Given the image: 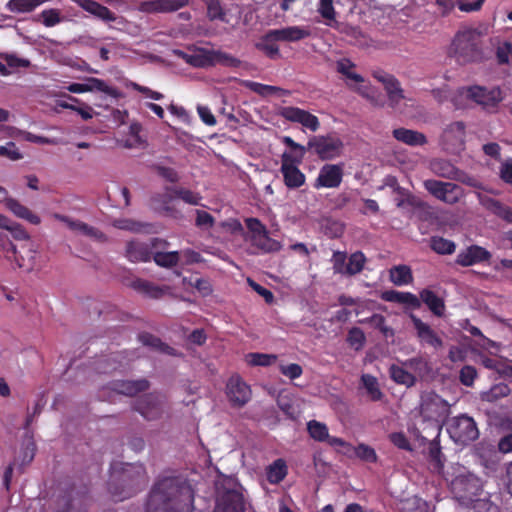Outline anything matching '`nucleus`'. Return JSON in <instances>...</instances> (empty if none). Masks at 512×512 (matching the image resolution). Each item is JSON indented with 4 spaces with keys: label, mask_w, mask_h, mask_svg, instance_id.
I'll return each mask as SVG.
<instances>
[{
    "label": "nucleus",
    "mask_w": 512,
    "mask_h": 512,
    "mask_svg": "<svg viewBox=\"0 0 512 512\" xmlns=\"http://www.w3.org/2000/svg\"><path fill=\"white\" fill-rule=\"evenodd\" d=\"M41 16L46 27H53L61 22L60 12L57 9L43 10Z\"/></svg>",
    "instance_id": "nucleus-63"
},
{
    "label": "nucleus",
    "mask_w": 512,
    "mask_h": 512,
    "mask_svg": "<svg viewBox=\"0 0 512 512\" xmlns=\"http://www.w3.org/2000/svg\"><path fill=\"white\" fill-rule=\"evenodd\" d=\"M243 86H245L252 92H254L262 97H267L270 95H285V94H287V91L280 87L266 85V84H262V83L251 81V80L243 81Z\"/></svg>",
    "instance_id": "nucleus-36"
},
{
    "label": "nucleus",
    "mask_w": 512,
    "mask_h": 512,
    "mask_svg": "<svg viewBox=\"0 0 512 512\" xmlns=\"http://www.w3.org/2000/svg\"><path fill=\"white\" fill-rule=\"evenodd\" d=\"M281 115L288 121L300 123L312 132L317 131L320 127V122L317 116L298 107H284Z\"/></svg>",
    "instance_id": "nucleus-18"
},
{
    "label": "nucleus",
    "mask_w": 512,
    "mask_h": 512,
    "mask_svg": "<svg viewBox=\"0 0 512 512\" xmlns=\"http://www.w3.org/2000/svg\"><path fill=\"white\" fill-rule=\"evenodd\" d=\"M447 431L454 442L463 445L473 442L479 437L476 422L466 414L451 418L447 422Z\"/></svg>",
    "instance_id": "nucleus-4"
},
{
    "label": "nucleus",
    "mask_w": 512,
    "mask_h": 512,
    "mask_svg": "<svg viewBox=\"0 0 512 512\" xmlns=\"http://www.w3.org/2000/svg\"><path fill=\"white\" fill-rule=\"evenodd\" d=\"M212 66L221 64L226 67L237 68L240 66L241 61L229 53L211 50Z\"/></svg>",
    "instance_id": "nucleus-52"
},
{
    "label": "nucleus",
    "mask_w": 512,
    "mask_h": 512,
    "mask_svg": "<svg viewBox=\"0 0 512 512\" xmlns=\"http://www.w3.org/2000/svg\"><path fill=\"white\" fill-rule=\"evenodd\" d=\"M372 76L383 85L389 106L392 109H396L400 102L405 99L404 90L399 80L382 69L374 70Z\"/></svg>",
    "instance_id": "nucleus-9"
},
{
    "label": "nucleus",
    "mask_w": 512,
    "mask_h": 512,
    "mask_svg": "<svg viewBox=\"0 0 512 512\" xmlns=\"http://www.w3.org/2000/svg\"><path fill=\"white\" fill-rule=\"evenodd\" d=\"M347 343L350 347L354 348L356 351L362 349L366 342V336L364 332L358 327H352L347 334L346 338Z\"/></svg>",
    "instance_id": "nucleus-53"
},
{
    "label": "nucleus",
    "mask_w": 512,
    "mask_h": 512,
    "mask_svg": "<svg viewBox=\"0 0 512 512\" xmlns=\"http://www.w3.org/2000/svg\"><path fill=\"white\" fill-rule=\"evenodd\" d=\"M29 256L25 258L21 251L11 242L9 237L0 233V256L4 257L10 263H15L16 267L30 271L34 268L35 252L28 249Z\"/></svg>",
    "instance_id": "nucleus-7"
},
{
    "label": "nucleus",
    "mask_w": 512,
    "mask_h": 512,
    "mask_svg": "<svg viewBox=\"0 0 512 512\" xmlns=\"http://www.w3.org/2000/svg\"><path fill=\"white\" fill-rule=\"evenodd\" d=\"M355 64L348 58L339 59L336 62V71L344 76L347 80H351L355 83H363L364 78L353 71Z\"/></svg>",
    "instance_id": "nucleus-40"
},
{
    "label": "nucleus",
    "mask_w": 512,
    "mask_h": 512,
    "mask_svg": "<svg viewBox=\"0 0 512 512\" xmlns=\"http://www.w3.org/2000/svg\"><path fill=\"white\" fill-rule=\"evenodd\" d=\"M466 135V125L462 121H455L447 125L444 129L441 142L446 150L450 152H459L464 149Z\"/></svg>",
    "instance_id": "nucleus-12"
},
{
    "label": "nucleus",
    "mask_w": 512,
    "mask_h": 512,
    "mask_svg": "<svg viewBox=\"0 0 512 512\" xmlns=\"http://www.w3.org/2000/svg\"><path fill=\"white\" fill-rule=\"evenodd\" d=\"M307 431L309 436L318 442H325L329 436L327 425L317 420H310L307 423Z\"/></svg>",
    "instance_id": "nucleus-49"
},
{
    "label": "nucleus",
    "mask_w": 512,
    "mask_h": 512,
    "mask_svg": "<svg viewBox=\"0 0 512 512\" xmlns=\"http://www.w3.org/2000/svg\"><path fill=\"white\" fill-rule=\"evenodd\" d=\"M392 134L397 141L409 146H423L427 143L426 136L415 130L397 128L393 130Z\"/></svg>",
    "instance_id": "nucleus-29"
},
{
    "label": "nucleus",
    "mask_w": 512,
    "mask_h": 512,
    "mask_svg": "<svg viewBox=\"0 0 512 512\" xmlns=\"http://www.w3.org/2000/svg\"><path fill=\"white\" fill-rule=\"evenodd\" d=\"M288 474V468L284 459H276L266 469V477L270 484H279Z\"/></svg>",
    "instance_id": "nucleus-35"
},
{
    "label": "nucleus",
    "mask_w": 512,
    "mask_h": 512,
    "mask_svg": "<svg viewBox=\"0 0 512 512\" xmlns=\"http://www.w3.org/2000/svg\"><path fill=\"white\" fill-rule=\"evenodd\" d=\"M311 36V30L306 26H287L269 30V36L280 42H298Z\"/></svg>",
    "instance_id": "nucleus-21"
},
{
    "label": "nucleus",
    "mask_w": 512,
    "mask_h": 512,
    "mask_svg": "<svg viewBox=\"0 0 512 512\" xmlns=\"http://www.w3.org/2000/svg\"><path fill=\"white\" fill-rule=\"evenodd\" d=\"M390 442L399 449L411 451L412 446L403 432H393L389 435Z\"/></svg>",
    "instance_id": "nucleus-61"
},
{
    "label": "nucleus",
    "mask_w": 512,
    "mask_h": 512,
    "mask_svg": "<svg viewBox=\"0 0 512 512\" xmlns=\"http://www.w3.org/2000/svg\"><path fill=\"white\" fill-rule=\"evenodd\" d=\"M365 262L366 257L361 251L352 253L345 267V274L352 276L360 273L364 268Z\"/></svg>",
    "instance_id": "nucleus-51"
},
{
    "label": "nucleus",
    "mask_w": 512,
    "mask_h": 512,
    "mask_svg": "<svg viewBox=\"0 0 512 512\" xmlns=\"http://www.w3.org/2000/svg\"><path fill=\"white\" fill-rule=\"evenodd\" d=\"M152 255V239L149 243L140 240H131L126 244L125 256L133 263L149 262L152 259Z\"/></svg>",
    "instance_id": "nucleus-20"
},
{
    "label": "nucleus",
    "mask_w": 512,
    "mask_h": 512,
    "mask_svg": "<svg viewBox=\"0 0 512 512\" xmlns=\"http://www.w3.org/2000/svg\"><path fill=\"white\" fill-rule=\"evenodd\" d=\"M342 148V140L331 134L313 136L307 143V149L312 150L321 160H331L338 157Z\"/></svg>",
    "instance_id": "nucleus-5"
},
{
    "label": "nucleus",
    "mask_w": 512,
    "mask_h": 512,
    "mask_svg": "<svg viewBox=\"0 0 512 512\" xmlns=\"http://www.w3.org/2000/svg\"><path fill=\"white\" fill-rule=\"evenodd\" d=\"M6 208L11 211L16 217L21 218L33 225H38L41 219L38 215L32 212L28 207L21 204L17 199L7 197L4 200Z\"/></svg>",
    "instance_id": "nucleus-27"
},
{
    "label": "nucleus",
    "mask_w": 512,
    "mask_h": 512,
    "mask_svg": "<svg viewBox=\"0 0 512 512\" xmlns=\"http://www.w3.org/2000/svg\"><path fill=\"white\" fill-rule=\"evenodd\" d=\"M477 376V371L473 366L465 365L460 370V381L465 386H472Z\"/></svg>",
    "instance_id": "nucleus-62"
},
{
    "label": "nucleus",
    "mask_w": 512,
    "mask_h": 512,
    "mask_svg": "<svg viewBox=\"0 0 512 512\" xmlns=\"http://www.w3.org/2000/svg\"><path fill=\"white\" fill-rule=\"evenodd\" d=\"M413 327L416 331V336L423 346H429L438 350L443 347V340L439 334L432 329V327L423 322L419 317L414 314L410 315Z\"/></svg>",
    "instance_id": "nucleus-15"
},
{
    "label": "nucleus",
    "mask_w": 512,
    "mask_h": 512,
    "mask_svg": "<svg viewBox=\"0 0 512 512\" xmlns=\"http://www.w3.org/2000/svg\"><path fill=\"white\" fill-rule=\"evenodd\" d=\"M435 427H436V436L429 444V457H430V461L432 462V464L434 466V469L440 471L444 466V463L442 461L441 447H440V443L438 440V438L440 436L441 428L437 424L435 425Z\"/></svg>",
    "instance_id": "nucleus-44"
},
{
    "label": "nucleus",
    "mask_w": 512,
    "mask_h": 512,
    "mask_svg": "<svg viewBox=\"0 0 512 512\" xmlns=\"http://www.w3.org/2000/svg\"><path fill=\"white\" fill-rule=\"evenodd\" d=\"M279 371L290 380L297 379L303 374L302 367L297 363H291L289 365L280 364Z\"/></svg>",
    "instance_id": "nucleus-60"
},
{
    "label": "nucleus",
    "mask_w": 512,
    "mask_h": 512,
    "mask_svg": "<svg viewBox=\"0 0 512 512\" xmlns=\"http://www.w3.org/2000/svg\"><path fill=\"white\" fill-rule=\"evenodd\" d=\"M509 394V386L505 383H499L491 387V389L486 393L485 399L487 401H496L502 397L508 396Z\"/></svg>",
    "instance_id": "nucleus-57"
},
{
    "label": "nucleus",
    "mask_w": 512,
    "mask_h": 512,
    "mask_svg": "<svg viewBox=\"0 0 512 512\" xmlns=\"http://www.w3.org/2000/svg\"><path fill=\"white\" fill-rule=\"evenodd\" d=\"M130 286L138 293L152 299H160L165 294L166 290L164 287L141 278L133 280Z\"/></svg>",
    "instance_id": "nucleus-30"
},
{
    "label": "nucleus",
    "mask_w": 512,
    "mask_h": 512,
    "mask_svg": "<svg viewBox=\"0 0 512 512\" xmlns=\"http://www.w3.org/2000/svg\"><path fill=\"white\" fill-rule=\"evenodd\" d=\"M179 55L185 60L186 63L193 67L204 68L212 66L211 50L198 49L192 54L179 52Z\"/></svg>",
    "instance_id": "nucleus-33"
},
{
    "label": "nucleus",
    "mask_w": 512,
    "mask_h": 512,
    "mask_svg": "<svg viewBox=\"0 0 512 512\" xmlns=\"http://www.w3.org/2000/svg\"><path fill=\"white\" fill-rule=\"evenodd\" d=\"M87 83L90 91H100L110 96L117 95V90L107 85V83L102 79L90 78Z\"/></svg>",
    "instance_id": "nucleus-56"
},
{
    "label": "nucleus",
    "mask_w": 512,
    "mask_h": 512,
    "mask_svg": "<svg viewBox=\"0 0 512 512\" xmlns=\"http://www.w3.org/2000/svg\"><path fill=\"white\" fill-rule=\"evenodd\" d=\"M293 154L283 153L281 158V173L288 188H299L305 183V175L296 166Z\"/></svg>",
    "instance_id": "nucleus-14"
},
{
    "label": "nucleus",
    "mask_w": 512,
    "mask_h": 512,
    "mask_svg": "<svg viewBox=\"0 0 512 512\" xmlns=\"http://www.w3.org/2000/svg\"><path fill=\"white\" fill-rule=\"evenodd\" d=\"M390 280L396 286H404L413 282L412 270L407 265H398L390 269Z\"/></svg>",
    "instance_id": "nucleus-37"
},
{
    "label": "nucleus",
    "mask_w": 512,
    "mask_h": 512,
    "mask_svg": "<svg viewBox=\"0 0 512 512\" xmlns=\"http://www.w3.org/2000/svg\"><path fill=\"white\" fill-rule=\"evenodd\" d=\"M277 406L290 420H297L299 411L294 405L293 397L290 394H279L276 399Z\"/></svg>",
    "instance_id": "nucleus-42"
},
{
    "label": "nucleus",
    "mask_w": 512,
    "mask_h": 512,
    "mask_svg": "<svg viewBox=\"0 0 512 512\" xmlns=\"http://www.w3.org/2000/svg\"><path fill=\"white\" fill-rule=\"evenodd\" d=\"M423 185L436 199L450 205L458 203L464 195L463 189L452 182L427 179L423 182Z\"/></svg>",
    "instance_id": "nucleus-6"
},
{
    "label": "nucleus",
    "mask_w": 512,
    "mask_h": 512,
    "mask_svg": "<svg viewBox=\"0 0 512 512\" xmlns=\"http://www.w3.org/2000/svg\"><path fill=\"white\" fill-rule=\"evenodd\" d=\"M165 190L172 192L175 198H179L190 205H200V202L202 200V196L199 193L193 192L186 188L167 186Z\"/></svg>",
    "instance_id": "nucleus-45"
},
{
    "label": "nucleus",
    "mask_w": 512,
    "mask_h": 512,
    "mask_svg": "<svg viewBox=\"0 0 512 512\" xmlns=\"http://www.w3.org/2000/svg\"><path fill=\"white\" fill-rule=\"evenodd\" d=\"M431 249L440 255H451L455 252L456 244L444 237L434 236L430 240Z\"/></svg>",
    "instance_id": "nucleus-48"
},
{
    "label": "nucleus",
    "mask_w": 512,
    "mask_h": 512,
    "mask_svg": "<svg viewBox=\"0 0 512 512\" xmlns=\"http://www.w3.org/2000/svg\"><path fill=\"white\" fill-rule=\"evenodd\" d=\"M269 36V31L266 32L260 39L259 42L255 44L256 49L263 52L270 59H276L280 57L279 47L276 42H280L277 39H272Z\"/></svg>",
    "instance_id": "nucleus-41"
},
{
    "label": "nucleus",
    "mask_w": 512,
    "mask_h": 512,
    "mask_svg": "<svg viewBox=\"0 0 512 512\" xmlns=\"http://www.w3.org/2000/svg\"><path fill=\"white\" fill-rule=\"evenodd\" d=\"M153 255L152 259L156 265L163 268H173L180 262L179 251H166L170 243L161 238H152Z\"/></svg>",
    "instance_id": "nucleus-13"
},
{
    "label": "nucleus",
    "mask_w": 512,
    "mask_h": 512,
    "mask_svg": "<svg viewBox=\"0 0 512 512\" xmlns=\"http://www.w3.org/2000/svg\"><path fill=\"white\" fill-rule=\"evenodd\" d=\"M221 512H245L243 494L236 489H227L221 496Z\"/></svg>",
    "instance_id": "nucleus-26"
},
{
    "label": "nucleus",
    "mask_w": 512,
    "mask_h": 512,
    "mask_svg": "<svg viewBox=\"0 0 512 512\" xmlns=\"http://www.w3.org/2000/svg\"><path fill=\"white\" fill-rule=\"evenodd\" d=\"M481 204L485 209H487L491 213L495 214L496 216L500 217L501 219L509 223H512V207L506 206L499 200L491 197L482 198Z\"/></svg>",
    "instance_id": "nucleus-32"
},
{
    "label": "nucleus",
    "mask_w": 512,
    "mask_h": 512,
    "mask_svg": "<svg viewBox=\"0 0 512 512\" xmlns=\"http://www.w3.org/2000/svg\"><path fill=\"white\" fill-rule=\"evenodd\" d=\"M431 170L439 177L455 180V178H457L459 168L448 160L436 159L431 162Z\"/></svg>",
    "instance_id": "nucleus-34"
},
{
    "label": "nucleus",
    "mask_w": 512,
    "mask_h": 512,
    "mask_svg": "<svg viewBox=\"0 0 512 512\" xmlns=\"http://www.w3.org/2000/svg\"><path fill=\"white\" fill-rule=\"evenodd\" d=\"M343 179V169L337 164H325L319 171L315 180L314 187L319 188H337Z\"/></svg>",
    "instance_id": "nucleus-16"
},
{
    "label": "nucleus",
    "mask_w": 512,
    "mask_h": 512,
    "mask_svg": "<svg viewBox=\"0 0 512 512\" xmlns=\"http://www.w3.org/2000/svg\"><path fill=\"white\" fill-rule=\"evenodd\" d=\"M226 395L232 407L241 408L250 401L252 392L250 386L236 374L227 381Z\"/></svg>",
    "instance_id": "nucleus-10"
},
{
    "label": "nucleus",
    "mask_w": 512,
    "mask_h": 512,
    "mask_svg": "<svg viewBox=\"0 0 512 512\" xmlns=\"http://www.w3.org/2000/svg\"><path fill=\"white\" fill-rule=\"evenodd\" d=\"M250 247L248 253L250 255L268 254L280 251L282 245L279 241L269 236L268 230L260 235L249 236Z\"/></svg>",
    "instance_id": "nucleus-17"
},
{
    "label": "nucleus",
    "mask_w": 512,
    "mask_h": 512,
    "mask_svg": "<svg viewBox=\"0 0 512 512\" xmlns=\"http://www.w3.org/2000/svg\"><path fill=\"white\" fill-rule=\"evenodd\" d=\"M134 408L147 420H155L162 414L160 402L153 394H146L137 400Z\"/></svg>",
    "instance_id": "nucleus-24"
},
{
    "label": "nucleus",
    "mask_w": 512,
    "mask_h": 512,
    "mask_svg": "<svg viewBox=\"0 0 512 512\" xmlns=\"http://www.w3.org/2000/svg\"><path fill=\"white\" fill-rule=\"evenodd\" d=\"M325 442H327L331 447L335 448L338 452L343 453L347 457H351L352 444L345 441L344 439L329 435Z\"/></svg>",
    "instance_id": "nucleus-55"
},
{
    "label": "nucleus",
    "mask_w": 512,
    "mask_h": 512,
    "mask_svg": "<svg viewBox=\"0 0 512 512\" xmlns=\"http://www.w3.org/2000/svg\"><path fill=\"white\" fill-rule=\"evenodd\" d=\"M450 54L460 64L482 61L483 51L479 33L473 29L459 31L451 43Z\"/></svg>",
    "instance_id": "nucleus-3"
},
{
    "label": "nucleus",
    "mask_w": 512,
    "mask_h": 512,
    "mask_svg": "<svg viewBox=\"0 0 512 512\" xmlns=\"http://www.w3.org/2000/svg\"><path fill=\"white\" fill-rule=\"evenodd\" d=\"M317 11L321 17L327 21V25H330V21L336 20V11L333 6V0H319Z\"/></svg>",
    "instance_id": "nucleus-54"
},
{
    "label": "nucleus",
    "mask_w": 512,
    "mask_h": 512,
    "mask_svg": "<svg viewBox=\"0 0 512 512\" xmlns=\"http://www.w3.org/2000/svg\"><path fill=\"white\" fill-rule=\"evenodd\" d=\"M246 361L250 366L268 367L277 361V355L251 352L246 355Z\"/></svg>",
    "instance_id": "nucleus-50"
},
{
    "label": "nucleus",
    "mask_w": 512,
    "mask_h": 512,
    "mask_svg": "<svg viewBox=\"0 0 512 512\" xmlns=\"http://www.w3.org/2000/svg\"><path fill=\"white\" fill-rule=\"evenodd\" d=\"M88 500V488L75 485L69 487L63 495L57 499L56 512H81Z\"/></svg>",
    "instance_id": "nucleus-8"
},
{
    "label": "nucleus",
    "mask_w": 512,
    "mask_h": 512,
    "mask_svg": "<svg viewBox=\"0 0 512 512\" xmlns=\"http://www.w3.org/2000/svg\"><path fill=\"white\" fill-rule=\"evenodd\" d=\"M138 339L144 346L150 347L155 351L172 356L177 355L176 349L162 342L159 337L151 333L142 332L139 334Z\"/></svg>",
    "instance_id": "nucleus-31"
},
{
    "label": "nucleus",
    "mask_w": 512,
    "mask_h": 512,
    "mask_svg": "<svg viewBox=\"0 0 512 512\" xmlns=\"http://www.w3.org/2000/svg\"><path fill=\"white\" fill-rule=\"evenodd\" d=\"M154 170L156 173L170 183H177L180 179L178 172L171 167H166L163 165H154Z\"/></svg>",
    "instance_id": "nucleus-59"
},
{
    "label": "nucleus",
    "mask_w": 512,
    "mask_h": 512,
    "mask_svg": "<svg viewBox=\"0 0 512 512\" xmlns=\"http://www.w3.org/2000/svg\"><path fill=\"white\" fill-rule=\"evenodd\" d=\"M420 302H423L428 309L437 317H442L445 312V302L433 290L425 288L420 291Z\"/></svg>",
    "instance_id": "nucleus-28"
},
{
    "label": "nucleus",
    "mask_w": 512,
    "mask_h": 512,
    "mask_svg": "<svg viewBox=\"0 0 512 512\" xmlns=\"http://www.w3.org/2000/svg\"><path fill=\"white\" fill-rule=\"evenodd\" d=\"M466 97L484 108L496 107L503 100L502 90L498 86H469L466 88Z\"/></svg>",
    "instance_id": "nucleus-11"
},
{
    "label": "nucleus",
    "mask_w": 512,
    "mask_h": 512,
    "mask_svg": "<svg viewBox=\"0 0 512 512\" xmlns=\"http://www.w3.org/2000/svg\"><path fill=\"white\" fill-rule=\"evenodd\" d=\"M360 324H369L370 326L378 329L384 337H393L394 331L386 324V318L381 314H373L370 317L360 319Z\"/></svg>",
    "instance_id": "nucleus-43"
},
{
    "label": "nucleus",
    "mask_w": 512,
    "mask_h": 512,
    "mask_svg": "<svg viewBox=\"0 0 512 512\" xmlns=\"http://www.w3.org/2000/svg\"><path fill=\"white\" fill-rule=\"evenodd\" d=\"M352 456H356L366 463H376L378 461L375 449L364 443H360L357 446L352 445L351 457Z\"/></svg>",
    "instance_id": "nucleus-46"
},
{
    "label": "nucleus",
    "mask_w": 512,
    "mask_h": 512,
    "mask_svg": "<svg viewBox=\"0 0 512 512\" xmlns=\"http://www.w3.org/2000/svg\"><path fill=\"white\" fill-rule=\"evenodd\" d=\"M360 380L371 401L377 402L382 400L384 394L381 391L378 380L375 376L371 374H363Z\"/></svg>",
    "instance_id": "nucleus-38"
},
{
    "label": "nucleus",
    "mask_w": 512,
    "mask_h": 512,
    "mask_svg": "<svg viewBox=\"0 0 512 512\" xmlns=\"http://www.w3.org/2000/svg\"><path fill=\"white\" fill-rule=\"evenodd\" d=\"M360 95L370 100L374 106L382 107L384 101L379 94L375 95L376 92L370 86L361 85L355 89Z\"/></svg>",
    "instance_id": "nucleus-58"
},
{
    "label": "nucleus",
    "mask_w": 512,
    "mask_h": 512,
    "mask_svg": "<svg viewBox=\"0 0 512 512\" xmlns=\"http://www.w3.org/2000/svg\"><path fill=\"white\" fill-rule=\"evenodd\" d=\"M55 218L61 222H64L72 231L79 232L83 235H86L99 241H104L106 239V236L102 231L80 220H73L68 216L61 214H55Z\"/></svg>",
    "instance_id": "nucleus-25"
},
{
    "label": "nucleus",
    "mask_w": 512,
    "mask_h": 512,
    "mask_svg": "<svg viewBox=\"0 0 512 512\" xmlns=\"http://www.w3.org/2000/svg\"><path fill=\"white\" fill-rule=\"evenodd\" d=\"M390 378L397 384L412 387L416 384V377L403 367L392 364L389 368Z\"/></svg>",
    "instance_id": "nucleus-39"
},
{
    "label": "nucleus",
    "mask_w": 512,
    "mask_h": 512,
    "mask_svg": "<svg viewBox=\"0 0 512 512\" xmlns=\"http://www.w3.org/2000/svg\"><path fill=\"white\" fill-rule=\"evenodd\" d=\"M189 0H150L140 4V10L146 13L174 12L187 6Z\"/></svg>",
    "instance_id": "nucleus-23"
},
{
    "label": "nucleus",
    "mask_w": 512,
    "mask_h": 512,
    "mask_svg": "<svg viewBox=\"0 0 512 512\" xmlns=\"http://www.w3.org/2000/svg\"><path fill=\"white\" fill-rule=\"evenodd\" d=\"M491 253L478 245H471L458 253L456 264L462 267H469L478 263L489 261Z\"/></svg>",
    "instance_id": "nucleus-19"
},
{
    "label": "nucleus",
    "mask_w": 512,
    "mask_h": 512,
    "mask_svg": "<svg viewBox=\"0 0 512 512\" xmlns=\"http://www.w3.org/2000/svg\"><path fill=\"white\" fill-rule=\"evenodd\" d=\"M194 502V490L189 480L180 474L159 475L145 503V512H188Z\"/></svg>",
    "instance_id": "nucleus-1"
},
{
    "label": "nucleus",
    "mask_w": 512,
    "mask_h": 512,
    "mask_svg": "<svg viewBox=\"0 0 512 512\" xmlns=\"http://www.w3.org/2000/svg\"><path fill=\"white\" fill-rule=\"evenodd\" d=\"M36 452V445L33 442V440L27 441V443L24 445V447L21 450V465H28L30 464L34 457Z\"/></svg>",
    "instance_id": "nucleus-64"
},
{
    "label": "nucleus",
    "mask_w": 512,
    "mask_h": 512,
    "mask_svg": "<svg viewBox=\"0 0 512 512\" xmlns=\"http://www.w3.org/2000/svg\"><path fill=\"white\" fill-rule=\"evenodd\" d=\"M148 476L142 464L113 463L108 481V491L117 501L130 498L147 483Z\"/></svg>",
    "instance_id": "nucleus-2"
},
{
    "label": "nucleus",
    "mask_w": 512,
    "mask_h": 512,
    "mask_svg": "<svg viewBox=\"0 0 512 512\" xmlns=\"http://www.w3.org/2000/svg\"><path fill=\"white\" fill-rule=\"evenodd\" d=\"M400 509L402 512H429L428 503L418 496L401 500Z\"/></svg>",
    "instance_id": "nucleus-47"
},
{
    "label": "nucleus",
    "mask_w": 512,
    "mask_h": 512,
    "mask_svg": "<svg viewBox=\"0 0 512 512\" xmlns=\"http://www.w3.org/2000/svg\"><path fill=\"white\" fill-rule=\"evenodd\" d=\"M111 390L125 396L134 397L149 389L150 383L147 379L118 380L111 384Z\"/></svg>",
    "instance_id": "nucleus-22"
}]
</instances>
